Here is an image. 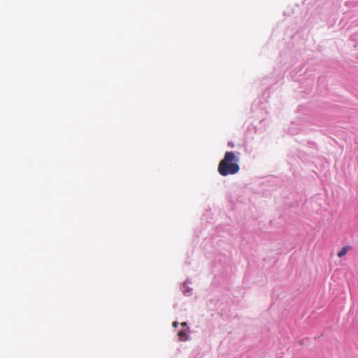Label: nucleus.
<instances>
[{"label": "nucleus", "mask_w": 358, "mask_h": 358, "mask_svg": "<svg viewBox=\"0 0 358 358\" xmlns=\"http://www.w3.org/2000/svg\"><path fill=\"white\" fill-rule=\"evenodd\" d=\"M238 161L233 152H225L224 158L219 163L218 173L222 176L237 173L240 170Z\"/></svg>", "instance_id": "1"}, {"label": "nucleus", "mask_w": 358, "mask_h": 358, "mask_svg": "<svg viewBox=\"0 0 358 358\" xmlns=\"http://www.w3.org/2000/svg\"><path fill=\"white\" fill-rule=\"evenodd\" d=\"M178 336L180 341H183L187 339L186 332L185 331H180L178 333Z\"/></svg>", "instance_id": "2"}, {"label": "nucleus", "mask_w": 358, "mask_h": 358, "mask_svg": "<svg viewBox=\"0 0 358 358\" xmlns=\"http://www.w3.org/2000/svg\"><path fill=\"white\" fill-rule=\"evenodd\" d=\"M348 250V247H343L338 252V256L339 257H343V256H345L347 253Z\"/></svg>", "instance_id": "3"}, {"label": "nucleus", "mask_w": 358, "mask_h": 358, "mask_svg": "<svg viewBox=\"0 0 358 358\" xmlns=\"http://www.w3.org/2000/svg\"><path fill=\"white\" fill-rule=\"evenodd\" d=\"M173 326L174 327H176L178 326V322H174L173 323Z\"/></svg>", "instance_id": "4"}, {"label": "nucleus", "mask_w": 358, "mask_h": 358, "mask_svg": "<svg viewBox=\"0 0 358 358\" xmlns=\"http://www.w3.org/2000/svg\"><path fill=\"white\" fill-rule=\"evenodd\" d=\"M181 325H182V326H185V325H186V322H182V323L181 324Z\"/></svg>", "instance_id": "5"}]
</instances>
